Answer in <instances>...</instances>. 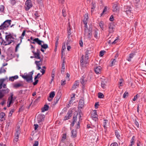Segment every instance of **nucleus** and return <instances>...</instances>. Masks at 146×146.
Masks as SVG:
<instances>
[{
    "label": "nucleus",
    "instance_id": "f257e3e1",
    "mask_svg": "<svg viewBox=\"0 0 146 146\" xmlns=\"http://www.w3.org/2000/svg\"><path fill=\"white\" fill-rule=\"evenodd\" d=\"M34 71L29 73L28 74L25 73L24 75H22L21 76L27 82H33V74Z\"/></svg>",
    "mask_w": 146,
    "mask_h": 146
},
{
    "label": "nucleus",
    "instance_id": "f03ea898",
    "mask_svg": "<svg viewBox=\"0 0 146 146\" xmlns=\"http://www.w3.org/2000/svg\"><path fill=\"white\" fill-rule=\"evenodd\" d=\"M93 112V113L92 114V119L94 121L93 126L96 128L98 126V115L97 114L96 110H94Z\"/></svg>",
    "mask_w": 146,
    "mask_h": 146
},
{
    "label": "nucleus",
    "instance_id": "7ed1b4c3",
    "mask_svg": "<svg viewBox=\"0 0 146 146\" xmlns=\"http://www.w3.org/2000/svg\"><path fill=\"white\" fill-rule=\"evenodd\" d=\"M12 36L10 35H8L5 36V41L2 39V42L3 43V44L4 45H9L11 43L13 42V39Z\"/></svg>",
    "mask_w": 146,
    "mask_h": 146
},
{
    "label": "nucleus",
    "instance_id": "20e7f679",
    "mask_svg": "<svg viewBox=\"0 0 146 146\" xmlns=\"http://www.w3.org/2000/svg\"><path fill=\"white\" fill-rule=\"evenodd\" d=\"M89 57L82 55L81 59L80 60V65L82 67H84L87 64L88 61Z\"/></svg>",
    "mask_w": 146,
    "mask_h": 146
},
{
    "label": "nucleus",
    "instance_id": "39448f33",
    "mask_svg": "<svg viewBox=\"0 0 146 146\" xmlns=\"http://www.w3.org/2000/svg\"><path fill=\"white\" fill-rule=\"evenodd\" d=\"M11 21V20H10L5 21L0 25V29H7L10 25Z\"/></svg>",
    "mask_w": 146,
    "mask_h": 146
},
{
    "label": "nucleus",
    "instance_id": "423d86ee",
    "mask_svg": "<svg viewBox=\"0 0 146 146\" xmlns=\"http://www.w3.org/2000/svg\"><path fill=\"white\" fill-rule=\"evenodd\" d=\"M13 93H11V96L8 98V101L7 102V107H9L10 105L12 103H13V101L15 100L16 99V97H13Z\"/></svg>",
    "mask_w": 146,
    "mask_h": 146
},
{
    "label": "nucleus",
    "instance_id": "0eeeda50",
    "mask_svg": "<svg viewBox=\"0 0 146 146\" xmlns=\"http://www.w3.org/2000/svg\"><path fill=\"white\" fill-rule=\"evenodd\" d=\"M32 52L34 56V58L36 59H43V58H41L40 56V52L39 49H37L36 52H35L34 51H32Z\"/></svg>",
    "mask_w": 146,
    "mask_h": 146
},
{
    "label": "nucleus",
    "instance_id": "6e6552de",
    "mask_svg": "<svg viewBox=\"0 0 146 146\" xmlns=\"http://www.w3.org/2000/svg\"><path fill=\"white\" fill-rule=\"evenodd\" d=\"M32 6L31 1V0H27L25 3V9L28 10Z\"/></svg>",
    "mask_w": 146,
    "mask_h": 146
},
{
    "label": "nucleus",
    "instance_id": "1a4fd4ad",
    "mask_svg": "<svg viewBox=\"0 0 146 146\" xmlns=\"http://www.w3.org/2000/svg\"><path fill=\"white\" fill-rule=\"evenodd\" d=\"M84 35L89 39H91V31L87 28L85 29Z\"/></svg>",
    "mask_w": 146,
    "mask_h": 146
},
{
    "label": "nucleus",
    "instance_id": "9d476101",
    "mask_svg": "<svg viewBox=\"0 0 146 146\" xmlns=\"http://www.w3.org/2000/svg\"><path fill=\"white\" fill-rule=\"evenodd\" d=\"M135 52L134 51L132 52L129 55V56L127 57L126 60L129 62H131V59L133 58L135 56Z\"/></svg>",
    "mask_w": 146,
    "mask_h": 146
},
{
    "label": "nucleus",
    "instance_id": "9b49d317",
    "mask_svg": "<svg viewBox=\"0 0 146 146\" xmlns=\"http://www.w3.org/2000/svg\"><path fill=\"white\" fill-rule=\"evenodd\" d=\"M45 116L43 114H39L37 117V121L38 123H40L44 120Z\"/></svg>",
    "mask_w": 146,
    "mask_h": 146
},
{
    "label": "nucleus",
    "instance_id": "f8f14e48",
    "mask_svg": "<svg viewBox=\"0 0 146 146\" xmlns=\"http://www.w3.org/2000/svg\"><path fill=\"white\" fill-rule=\"evenodd\" d=\"M107 80L106 79H102L101 80V87L104 89H106L107 87Z\"/></svg>",
    "mask_w": 146,
    "mask_h": 146
},
{
    "label": "nucleus",
    "instance_id": "ddd939ff",
    "mask_svg": "<svg viewBox=\"0 0 146 146\" xmlns=\"http://www.w3.org/2000/svg\"><path fill=\"white\" fill-rule=\"evenodd\" d=\"M42 60L43 59H40L39 61L36 60L35 61V63L36 65L37 69V70H39L40 69H41L40 66L41 64L40 63L41 62L42 63Z\"/></svg>",
    "mask_w": 146,
    "mask_h": 146
},
{
    "label": "nucleus",
    "instance_id": "4468645a",
    "mask_svg": "<svg viewBox=\"0 0 146 146\" xmlns=\"http://www.w3.org/2000/svg\"><path fill=\"white\" fill-rule=\"evenodd\" d=\"M98 32L99 31L98 29H95L93 30V35L94 37L97 39H99L100 37V35Z\"/></svg>",
    "mask_w": 146,
    "mask_h": 146
},
{
    "label": "nucleus",
    "instance_id": "2eb2a0df",
    "mask_svg": "<svg viewBox=\"0 0 146 146\" xmlns=\"http://www.w3.org/2000/svg\"><path fill=\"white\" fill-rule=\"evenodd\" d=\"M131 10V7L129 6H125L124 7V11L126 12L127 14H130Z\"/></svg>",
    "mask_w": 146,
    "mask_h": 146
},
{
    "label": "nucleus",
    "instance_id": "dca6fc26",
    "mask_svg": "<svg viewBox=\"0 0 146 146\" xmlns=\"http://www.w3.org/2000/svg\"><path fill=\"white\" fill-rule=\"evenodd\" d=\"M114 25L112 23L110 24L109 25V29L110 33H112L114 31Z\"/></svg>",
    "mask_w": 146,
    "mask_h": 146
},
{
    "label": "nucleus",
    "instance_id": "f3484780",
    "mask_svg": "<svg viewBox=\"0 0 146 146\" xmlns=\"http://www.w3.org/2000/svg\"><path fill=\"white\" fill-rule=\"evenodd\" d=\"M84 100L83 99H80L79 102V105H78V108H83L84 106Z\"/></svg>",
    "mask_w": 146,
    "mask_h": 146
},
{
    "label": "nucleus",
    "instance_id": "a211bd4d",
    "mask_svg": "<svg viewBox=\"0 0 146 146\" xmlns=\"http://www.w3.org/2000/svg\"><path fill=\"white\" fill-rule=\"evenodd\" d=\"M101 67L100 66H98L94 67V70L96 74H100L101 72Z\"/></svg>",
    "mask_w": 146,
    "mask_h": 146
},
{
    "label": "nucleus",
    "instance_id": "6ab92c4d",
    "mask_svg": "<svg viewBox=\"0 0 146 146\" xmlns=\"http://www.w3.org/2000/svg\"><path fill=\"white\" fill-rule=\"evenodd\" d=\"M61 95L62 94L61 92H58L55 98V99H56V101L55 102V104L57 103L59 101L60 99V98Z\"/></svg>",
    "mask_w": 146,
    "mask_h": 146
},
{
    "label": "nucleus",
    "instance_id": "aec40b11",
    "mask_svg": "<svg viewBox=\"0 0 146 146\" xmlns=\"http://www.w3.org/2000/svg\"><path fill=\"white\" fill-rule=\"evenodd\" d=\"M117 5L118 3L117 2H115L113 3V11H116L118 9V7L117 6Z\"/></svg>",
    "mask_w": 146,
    "mask_h": 146
},
{
    "label": "nucleus",
    "instance_id": "412c9836",
    "mask_svg": "<svg viewBox=\"0 0 146 146\" xmlns=\"http://www.w3.org/2000/svg\"><path fill=\"white\" fill-rule=\"evenodd\" d=\"M5 114L3 112L0 113V121H3L5 120Z\"/></svg>",
    "mask_w": 146,
    "mask_h": 146
},
{
    "label": "nucleus",
    "instance_id": "4be33fe9",
    "mask_svg": "<svg viewBox=\"0 0 146 146\" xmlns=\"http://www.w3.org/2000/svg\"><path fill=\"white\" fill-rule=\"evenodd\" d=\"M33 41L35 42L39 45H41L42 43H44V42L43 41L40 40L38 38H36L34 39L33 40Z\"/></svg>",
    "mask_w": 146,
    "mask_h": 146
},
{
    "label": "nucleus",
    "instance_id": "5701e85b",
    "mask_svg": "<svg viewBox=\"0 0 146 146\" xmlns=\"http://www.w3.org/2000/svg\"><path fill=\"white\" fill-rule=\"evenodd\" d=\"M79 84V82L78 81H76L73 85L72 87V90L75 89L78 87Z\"/></svg>",
    "mask_w": 146,
    "mask_h": 146
},
{
    "label": "nucleus",
    "instance_id": "b1692460",
    "mask_svg": "<svg viewBox=\"0 0 146 146\" xmlns=\"http://www.w3.org/2000/svg\"><path fill=\"white\" fill-rule=\"evenodd\" d=\"M71 113L72 111H69L67 115L65 117L64 120H66L69 119V117H71Z\"/></svg>",
    "mask_w": 146,
    "mask_h": 146
},
{
    "label": "nucleus",
    "instance_id": "393cba45",
    "mask_svg": "<svg viewBox=\"0 0 146 146\" xmlns=\"http://www.w3.org/2000/svg\"><path fill=\"white\" fill-rule=\"evenodd\" d=\"M108 122V121L106 119H104L103 121V127L105 129V131L107 130V123Z\"/></svg>",
    "mask_w": 146,
    "mask_h": 146
},
{
    "label": "nucleus",
    "instance_id": "a878e982",
    "mask_svg": "<svg viewBox=\"0 0 146 146\" xmlns=\"http://www.w3.org/2000/svg\"><path fill=\"white\" fill-rule=\"evenodd\" d=\"M85 77L83 76L80 79V82L81 84L83 85L82 86V88H83L84 85L85 84L86 81L84 80Z\"/></svg>",
    "mask_w": 146,
    "mask_h": 146
},
{
    "label": "nucleus",
    "instance_id": "bb28decb",
    "mask_svg": "<svg viewBox=\"0 0 146 146\" xmlns=\"http://www.w3.org/2000/svg\"><path fill=\"white\" fill-rule=\"evenodd\" d=\"M71 137H75L76 136V130L73 129L71 131Z\"/></svg>",
    "mask_w": 146,
    "mask_h": 146
},
{
    "label": "nucleus",
    "instance_id": "cd10ccee",
    "mask_svg": "<svg viewBox=\"0 0 146 146\" xmlns=\"http://www.w3.org/2000/svg\"><path fill=\"white\" fill-rule=\"evenodd\" d=\"M49 108V106L47 105H44V107L42 110V112H44L45 111L48 110Z\"/></svg>",
    "mask_w": 146,
    "mask_h": 146
},
{
    "label": "nucleus",
    "instance_id": "c85d7f7f",
    "mask_svg": "<svg viewBox=\"0 0 146 146\" xmlns=\"http://www.w3.org/2000/svg\"><path fill=\"white\" fill-rule=\"evenodd\" d=\"M88 15H86L85 17L83 20V22L84 25H85V27H87V21L88 19Z\"/></svg>",
    "mask_w": 146,
    "mask_h": 146
},
{
    "label": "nucleus",
    "instance_id": "c756f323",
    "mask_svg": "<svg viewBox=\"0 0 146 146\" xmlns=\"http://www.w3.org/2000/svg\"><path fill=\"white\" fill-rule=\"evenodd\" d=\"M1 91H2V92L4 94H6L8 93L9 91V90L8 88L5 89H3L2 90H1Z\"/></svg>",
    "mask_w": 146,
    "mask_h": 146
},
{
    "label": "nucleus",
    "instance_id": "7c9ffc66",
    "mask_svg": "<svg viewBox=\"0 0 146 146\" xmlns=\"http://www.w3.org/2000/svg\"><path fill=\"white\" fill-rule=\"evenodd\" d=\"M91 53V50L89 48V49H88L86 50V55L85 56H88L89 57V54H90Z\"/></svg>",
    "mask_w": 146,
    "mask_h": 146
},
{
    "label": "nucleus",
    "instance_id": "2f4dec72",
    "mask_svg": "<svg viewBox=\"0 0 146 146\" xmlns=\"http://www.w3.org/2000/svg\"><path fill=\"white\" fill-rule=\"evenodd\" d=\"M65 71V66L64 62H63L62 64V68L61 70V72L62 74H64Z\"/></svg>",
    "mask_w": 146,
    "mask_h": 146
},
{
    "label": "nucleus",
    "instance_id": "473e14b6",
    "mask_svg": "<svg viewBox=\"0 0 146 146\" xmlns=\"http://www.w3.org/2000/svg\"><path fill=\"white\" fill-rule=\"evenodd\" d=\"M55 94L54 91L51 92L50 94L49 97L50 98H53L55 96Z\"/></svg>",
    "mask_w": 146,
    "mask_h": 146
},
{
    "label": "nucleus",
    "instance_id": "72a5a7b5",
    "mask_svg": "<svg viewBox=\"0 0 146 146\" xmlns=\"http://www.w3.org/2000/svg\"><path fill=\"white\" fill-rule=\"evenodd\" d=\"M41 46L42 48L44 49H46L48 48V45L46 44H44L43 45H42L41 44Z\"/></svg>",
    "mask_w": 146,
    "mask_h": 146
},
{
    "label": "nucleus",
    "instance_id": "f704fd0d",
    "mask_svg": "<svg viewBox=\"0 0 146 146\" xmlns=\"http://www.w3.org/2000/svg\"><path fill=\"white\" fill-rule=\"evenodd\" d=\"M104 97L103 94L99 92L98 93V97L100 98H102Z\"/></svg>",
    "mask_w": 146,
    "mask_h": 146
},
{
    "label": "nucleus",
    "instance_id": "c9c22d12",
    "mask_svg": "<svg viewBox=\"0 0 146 146\" xmlns=\"http://www.w3.org/2000/svg\"><path fill=\"white\" fill-rule=\"evenodd\" d=\"M115 136H116V137H117V138L118 139H119V138L120 137V135H119V132L117 131L116 130L115 131Z\"/></svg>",
    "mask_w": 146,
    "mask_h": 146
},
{
    "label": "nucleus",
    "instance_id": "e433bc0d",
    "mask_svg": "<svg viewBox=\"0 0 146 146\" xmlns=\"http://www.w3.org/2000/svg\"><path fill=\"white\" fill-rule=\"evenodd\" d=\"M74 98L75 95L74 94L73 96L71 97V100H70L69 102V104H68V105H69L70 104H71V103H72L73 100H74Z\"/></svg>",
    "mask_w": 146,
    "mask_h": 146
},
{
    "label": "nucleus",
    "instance_id": "4c0bfd02",
    "mask_svg": "<svg viewBox=\"0 0 146 146\" xmlns=\"http://www.w3.org/2000/svg\"><path fill=\"white\" fill-rule=\"evenodd\" d=\"M22 86V85L20 83L16 84L14 85V87L16 88H18Z\"/></svg>",
    "mask_w": 146,
    "mask_h": 146
},
{
    "label": "nucleus",
    "instance_id": "58836bf2",
    "mask_svg": "<svg viewBox=\"0 0 146 146\" xmlns=\"http://www.w3.org/2000/svg\"><path fill=\"white\" fill-rule=\"evenodd\" d=\"M93 135V137H92V139H93L94 140H95L96 138L98 139V137L97 136L96 137V134L94 133H92Z\"/></svg>",
    "mask_w": 146,
    "mask_h": 146
},
{
    "label": "nucleus",
    "instance_id": "ea45409f",
    "mask_svg": "<svg viewBox=\"0 0 146 146\" xmlns=\"http://www.w3.org/2000/svg\"><path fill=\"white\" fill-rule=\"evenodd\" d=\"M26 31L25 30H24L22 33L21 36L20 37L21 38V41L22 40V39H23L24 36L25 35V34Z\"/></svg>",
    "mask_w": 146,
    "mask_h": 146
},
{
    "label": "nucleus",
    "instance_id": "a19ab883",
    "mask_svg": "<svg viewBox=\"0 0 146 146\" xmlns=\"http://www.w3.org/2000/svg\"><path fill=\"white\" fill-rule=\"evenodd\" d=\"M129 95L128 92L125 91L123 95V98H125L127 96H128Z\"/></svg>",
    "mask_w": 146,
    "mask_h": 146
},
{
    "label": "nucleus",
    "instance_id": "79ce46f5",
    "mask_svg": "<svg viewBox=\"0 0 146 146\" xmlns=\"http://www.w3.org/2000/svg\"><path fill=\"white\" fill-rule=\"evenodd\" d=\"M135 137L134 136H133L131 139V143L133 145L135 143Z\"/></svg>",
    "mask_w": 146,
    "mask_h": 146
},
{
    "label": "nucleus",
    "instance_id": "37998d69",
    "mask_svg": "<svg viewBox=\"0 0 146 146\" xmlns=\"http://www.w3.org/2000/svg\"><path fill=\"white\" fill-rule=\"evenodd\" d=\"M107 11V7H105L102 13L101 14V16H102L104 13Z\"/></svg>",
    "mask_w": 146,
    "mask_h": 146
},
{
    "label": "nucleus",
    "instance_id": "c03bdc74",
    "mask_svg": "<svg viewBox=\"0 0 146 146\" xmlns=\"http://www.w3.org/2000/svg\"><path fill=\"white\" fill-rule=\"evenodd\" d=\"M4 7L2 5L0 6V12H3L4 11Z\"/></svg>",
    "mask_w": 146,
    "mask_h": 146
},
{
    "label": "nucleus",
    "instance_id": "a18cd8bd",
    "mask_svg": "<svg viewBox=\"0 0 146 146\" xmlns=\"http://www.w3.org/2000/svg\"><path fill=\"white\" fill-rule=\"evenodd\" d=\"M106 52V51L104 50H101L100 51V57L104 55V53Z\"/></svg>",
    "mask_w": 146,
    "mask_h": 146
},
{
    "label": "nucleus",
    "instance_id": "49530a36",
    "mask_svg": "<svg viewBox=\"0 0 146 146\" xmlns=\"http://www.w3.org/2000/svg\"><path fill=\"white\" fill-rule=\"evenodd\" d=\"M73 122L72 123V125L73 126L74 125V123L76 121V117L74 116L73 117Z\"/></svg>",
    "mask_w": 146,
    "mask_h": 146
},
{
    "label": "nucleus",
    "instance_id": "de8ad7c7",
    "mask_svg": "<svg viewBox=\"0 0 146 146\" xmlns=\"http://www.w3.org/2000/svg\"><path fill=\"white\" fill-rule=\"evenodd\" d=\"M116 62V61L115 59H113V60L111 61V63L110 64V66H113L114 64H115V63Z\"/></svg>",
    "mask_w": 146,
    "mask_h": 146
},
{
    "label": "nucleus",
    "instance_id": "09e8293b",
    "mask_svg": "<svg viewBox=\"0 0 146 146\" xmlns=\"http://www.w3.org/2000/svg\"><path fill=\"white\" fill-rule=\"evenodd\" d=\"M119 80H120V81L119 82V84L120 86H123V84L122 83L123 81V79L122 78H121V79H120Z\"/></svg>",
    "mask_w": 146,
    "mask_h": 146
},
{
    "label": "nucleus",
    "instance_id": "8fccbe9b",
    "mask_svg": "<svg viewBox=\"0 0 146 146\" xmlns=\"http://www.w3.org/2000/svg\"><path fill=\"white\" fill-rule=\"evenodd\" d=\"M139 97V96L138 94H137L134 96V98L133 99V100L134 101H135L138 97Z\"/></svg>",
    "mask_w": 146,
    "mask_h": 146
},
{
    "label": "nucleus",
    "instance_id": "3c124183",
    "mask_svg": "<svg viewBox=\"0 0 146 146\" xmlns=\"http://www.w3.org/2000/svg\"><path fill=\"white\" fill-rule=\"evenodd\" d=\"M103 22L102 21H101L100 23H99V25L100 27V28L102 29L103 28Z\"/></svg>",
    "mask_w": 146,
    "mask_h": 146
},
{
    "label": "nucleus",
    "instance_id": "603ef678",
    "mask_svg": "<svg viewBox=\"0 0 146 146\" xmlns=\"http://www.w3.org/2000/svg\"><path fill=\"white\" fill-rule=\"evenodd\" d=\"M110 146H118V145L116 142H114L112 143Z\"/></svg>",
    "mask_w": 146,
    "mask_h": 146
},
{
    "label": "nucleus",
    "instance_id": "864d4df0",
    "mask_svg": "<svg viewBox=\"0 0 146 146\" xmlns=\"http://www.w3.org/2000/svg\"><path fill=\"white\" fill-rule=\"evenodd\" d=\"M99 106V102H96L95 104V108L96 109H97L98 108V106Z\"/></svg>",
    "mask_w": 146,
    "mask_h": 146
},
{
    "label": "nucleus",
    "instance_id": "5fc2aeb1",
    "mask_svg": "<svg viewBox=\"0 0 146 146\" xmlns=\"http://www.w3.org/2000/svg\"><path fill=\"white\" fill-rule=\"evenodd\" d=\"M4 96V94L2 92V91L0 90V99H1Z\"/></svg>",
    "mask_w": 146,
    "mask_h": 146
},
{
    "label": "nucleus",
    "instance_id": "6e6d98bb",
    "mask_svg": "<svg viewBox=\"0 0 146 146\" xmlns=\"http://www.w3.org/2000/svg\"><path fill=\"white\" fill-rule=\"evenodd\" d=\"M4 79L1 80V83L0 84V89L2 88V86L3 84L4 81Z\"/></svg>",
    "mask_w": 146,
    "mask_h": 146
},
{
    "label": "nucleus",
    "instance_id": "4d7b16f0",
    "mask_svg": "<svg viewBox=\"0 0 146 146\" xmlns=\"http://www.w3.org/2000/svg\"><path fill=\"white\" fill-rule=\"evenodd\" d=\"M96 6V3L93 2L92 3V9H94L95 8Z\"/></svg>",
    "mask_w": 146,
    "mask_h": 146
},
{
    "label": "nucleus",
    "instance_id": "13d9d810",
    "mask_svg": "<svg viewBox=\"0 0 146 146\" xmlns=\"http://www.w3.org/2000/svg\"><path fill=\"white\" fill-rule=\"evenodd\" d=\"M114 20V18L113 16L112 15H111L109 19L110 21H113Z\"/></svg>",
    "mask_w": 146,
    "mask_h": 146
},
{
    "label": "nucleus",
    "instance_id": "bf43d9fd",
    "mask_svg": "<svg viewBox=\"0 0 146 146\" xmlns=\"http://www.w3.org/2000/svg\"><path fill=\"white\" fill-rule=\"evenodd\" d=\"M79 44L81 47L83 46V42L82 41V40L81 39L79 41Z\"/></svg>",
    "mask_w": 146,
    "mask_h": 146
},
{
    "label": "nucleus",
    "instance_id": "052dcab7",
    "mask_svg": "<svg viewBox=\"0 0 146 146\" xmlns=\"http://www.w3.org/2000/svg\"><path fill=\"white\" fill-rule=\"evenodd\" d=\"M135 124V125L137 127H139V124L138 122L137 121L135 120L134 122Z\"/></svg>",
    "mask_w": 146,
    "mask_h": 146
},
{
    "label": "nucleus",
    "instance_id": "680f3d73",
    "mask_svg": "<svg viewBox=\"0 0 146 146\" xmlns=\"http://www.w3.org/2000/svg\"><path fill=\"white\" fill-rule=\"evenodd\" d=\"M38 142L37 141H35L33 146H38Z\"/></svg>",
    "mask_w": 146,
    "mask_h": 146
},
{
    "label": "nucleus",
    "instance_id": "e2e57ef3",
    "mask_svg": "<svg viewBox=\"0 0 146 146\" xmlns=\"http://www.w3.org/2000/svg\"><path fill=\"white\" fill-rule=\"evenodd\" d=\"M72 41L71 39H69V40H67L66 43V45H68L70 43L71 41Z\"/></svg>",
    "mask_w": 146,
    "mask_h": 146
},
{
    "label": "nucleus",
    "instance_id": "0e129e2a",
    "mask_svg": "<svg viewBox=\"0 0 146 146\" xmlns=\"http://www.w3.org/2000/svg\"><path fill=\"white\" fill-rule=\"evenodd\" d=\"M14 110L13 109L11 110L10 111L9 116H11L12 115L13 113L14 112Z\"/></svg>",
    "mask_w": 146,
    "mask_h": 146
},
{
    "label": "nucleus",
    "instance_id": "69168bd1",
    "mask_svg": "<svg viewBox=\"0 0 146 146\" xmlns=\"http://www.w3.org/2000/svg\"><path fill=\"white\" fill-rule=\"evenodd\" d=\"M66 49V46L65 44H64L62 46V52H63V51L64 50Z\"/></svg>",
    "mask_w": 146,
    "mask_h": 146
},
{
    "label": "nucleus",
    "instance_id": "338daca9",
    "mask_svg": "<svg viewBox=\"0 0 146 146\" xmlns=\"http://www.w3.org/2000/svg\"><path fill=\"white\" fill-rule=\"evenodd\" d=\"M20 43L18 44L16 46L15 48V51L17 52L18 50V49L19 47Z\"/></svg>",
    "mask_w": 146,
    "mask_h": 146
},
{
    "label": "nucleus",
    "instance_id": "774afa93",
    "mask_svg": "<svg viewBox=\"0 0 146 146\" xmlns=\"http://www.w3.org/2000/svg\"><path fill=\"white\" fill-rule=\"evenodd\" d=\"M71 33L70 32H69V34H68V40H69V39H71V36H70Z\"/></svg>",
    "mask_w": 146,
    "mask_h": 146
}]
</instances>
